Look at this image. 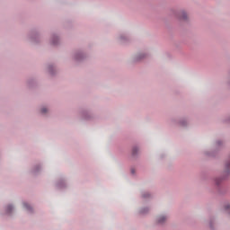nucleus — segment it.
Returning a JSON list of instances; mask_svg holds the SVG:
<instances>
[{
  "mask_svg": "<svg viewBox=\"0 0 230 230\" xmlns=\"http://www.w3.org/2000/svg\"><path fill=\"white\" fill-rule=\"evenodd\" d=\"M164 220H166V217H164V216H161L160 217H158L159 224H163V222H164Z\"/></svg>",
  "mask_w": 230,
  "mask_h": 230,
  "instance_id": "nucleus-1",
  "label": "nucleus"
},
{
  "mask_svg": "<svg viewBox=\"0 0 230 230\" xmlns=\"http://www.w3.org/2000/svg\"><path fill=\"white\" fill-rule=\"evenodd\" d=\"M23 206L26 209H29V210L31 209V207H30V205H28V203H24Z\"/></svg>",
  "mask_w": 230,
  "mask_h": 230,
  "instance_id": "nucleus-2",
  "label": "nucleus"
},
{
  "mask_svg": "<svg viewBox=\"0 0 230 230\" xmlns=\"http://www.w3.org/2000/svg\"><path fill=\"white\" fill-rule=\"evenodd\" d=\"M13 209V207L12 206H8L7 207V212L10 213V211H12Z\"/></svg>",
  "mask_w": 230,
  "mask_h": 230,
  "instance_id": "nucleus-3",
  "label": "nucleus"
},
{
  "mask_svg": "<svg viewBox=\"0 0 230 230\" xmlns=\"http://www.w3.org/2000/svg\"><path fill=\"white\" fill-rule=\"evenodd\" d=\"M41 112H42V114H46V112H48V109L42 108Z\"/></svg>",
  "mask_w": 230,
  "mask_h": 230,
  "instance_id": "nucleus-4",
  "label": "nucleus"
},
{
  "mask_svg": "<svg viewBox=\"0 0 230 230\" xmlns=\"http://www.w3.org/2000/svg\"><path fill=\"white\" fill-rule=\"evenodd\" d=\"M227 170H230V163L226 165Z\"/></svg>",
  "mask_w": 230,
  "mask_h": 230,
  "instance_id": "nucleus-5",
  "label": "nucleus"
},
{
  "mask_svg": "<svg viewBox=\"0 0 230 230\" xmlns=\"http://www.w3.org/2000/svg\"><path fill=\"white\" fill-rule=\"evenodd\" d=\"M183 19H186V14H184Z\"/></svg>",
  "mask_w": 230,
  "mask_h": 230,
  "instance_id": "nucleus-6",
  "label": "nucleus"
}]
</instances>
